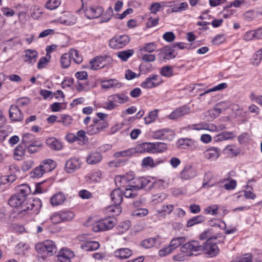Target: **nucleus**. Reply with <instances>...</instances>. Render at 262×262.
Instances as JSON below:
<instances>
[{"label":"nucleus","instance_id":"obj_40","mask_svg":"<svg viewBox=\"0 0 262 262\" xmlns=\"http://www.w3.org/2000/svg\"><path fill=\"white\" fill-rule=\"evenodd\" d=\"M71 56L70 53L63 54L60 58V64L62 68H68L71 63Z\"/></svg>","mask_w":262,"mask_h":262},{"label":"nucleus","instance_id":"obj_57","mask_svg":"<svg viewBox=\"0 0 262 262\" xmlns=\"http://www.w3.org/2000/svg\"><path fill=\"white\" fill-rule=\"evenodd\" d=\"M167 148V144L163 142H155V153H160L165 151Z\"/></svg>","mask_w":262,"mask_h":262},{"label":"nucleus","instance_id":"obj_22","mask_svg":"<svg viewBox=\"0 0 262 262\" xmlns=\"http://www.w3.org/2000/svg\"><path fill=\"white\" fill-rule=\"evenodd\" d=\"M25 59L24 61L33 64L36 61L38 57V53L34 50L28 49L25 51Z\"/></svg>","mask_w":262,"mask_h":262},{"label":"nucleus","instance_id":"obj_6","mask_svg":"<svg viewBox=\"0 0 262 262\" xmlns=\"http://www.w3.org/2000/svg\"><path fill=\"white\" fill-rule=\"evenodd\" d=\"M133 183L134 185H132V187L137 190L142 188L150 190L154 186V182L145 177L134 178Z\"/></svg>","mask_w":262,"mask_h":262},{"label":"nucleus","instance_id":"obj_52","mask_svg":"<svg viewBox=\"0 0 262 262\" xmlns=\"http://www.w3.org/2000/svg\"><path fill=\"white\" fill-rule=\"evenodd\" d=\"M212 232L211 230H207L202 233L200 235V238L202 240L207 239L206 242H208L209 240L211 241L212 239H216L217 237L214 235H212Z\"/></svg>","mask_w":262,"mask_h":262},{"label":"nucleus","instance_id":"obj_7","mask_svg":"<svg viewBox=\"0 0 262 262\" xmlns=\"http://www.w3.org/2000/svg\"><path fill=\"white\" fill-rule=\"evenodd\" d=\"M201 252L208 257L216 256L219 252V249L215 243H212L209 240L202 245Z\"/></svg>","mask_w":262,"mask_h":262},{"label":"nucleus","instance_id":"obj_14","mask_svg":"<svg viewBox=\"0 0 262 262\" xmlns=\"http://www.w3.org/2000/svg\"><path fill=\"white\" fill-rule=\"evenodd\" d=\"M103 12V8L101 7H90L85 11V16L89 19H95L100 16Z\"/></svg>","mask_w":262,"mask_h":262},{"label":"nucleus","instance_id":"obj_18","mask_svg":"<svg viewBox=\"0 0 262 262\" xmlns=\"http://www.w3.org/2000/svg\"><path fill=\"white\" fill-rule=\"evenodd\" d=\"M180 176L183 180H189L196 176V171L191 166H187L182 170Z\"/></svg>","mask_w":262,"mask_h":262},{"label":"nucleus","instance_id":"obj_51","mask_svg":"<svg viewBox=\"0 0 262 262\" xmlns=\"http://www.w3.org/2000/svg\"><path fill=\"white\" fill-rule=\"evenodd\" d=\"M160 74L166 77H170L173 75V70L171 67L166 66L162 67L160 70Z\"/></svg>","mask_w":262,"mask_h":262},{"label":"nucleus","instance_id":"obj_32","mask_svg":"<svg viewBox=\"0 0 262 262\" xmlns=\"http://www.w3.org/2000/svg\"><path fill=\"white\" fill-rule=\"evenodd\" d=\"M21 142L24 146L27 147L29 145H33L37 141L35 140V138L33 134L27 133L23 136Z\"/></svg>","mask_w":262,"mask_h":262},{"label":"nucleus","instance_id":"obj_31","mask_svg":"<svg viewBox=\"0 0 262 262\" xmlns=\"http://www.w3.org/2000/svg\"><path fill=\"white\" fill-rule=\"evenodd\" d=\"M139 149L140 152L155 153V142H146L140 145Z\"/></svg>","mask_w":262,"mask_h":262},{"label":"nucleus","instance_id":"obj_59","mask_svg":"<svg viewBox=\"0 0 262 262\" xmlns=\"http://www.w3.org/2000/svg\"><path fill=\"white\" fill-rule=\"evenodd\" d=\"M58 122H61L65 126H68L71 124L72 122V118L67 115H61L60 119L57 121Z\"/></svg>","mask_w":262,"mask_h":262},{"label":"nucleus","instance_id":"obj_49","mask_svg":"<svg viewBox=\"0 0 262 262\" xmlns=\"http://www.w3.org/2000/svg\"><path fill=\"white\" fill-rule=\"evenodd\" d=\"M46 173L42 168V166H39L35 167L31 172V177L33 178H40Z\"/></svg>","mask_w":262,"mask_h":262},{"label":"nucleus","instance_id":"obj_58","mask_svg":"<svg viewBox=\"0 0 262 262\" xmlns=\"http://www.w3.org/2000/svg\"><path fill=\"white\" fill-rule=\"evenodd\" d=\"M148 213V211L145 208H138L132 212V215L138 217H143Z\"/></svg>","mask_w":262,"mask_h":262},{"label":"nucleus","instance_id":"obj_17","mask_svg":"<svg viewBox=\"0 0 262 262\" xmlns=\"http://www.w3.org/2000/svg\"><path fill=\"white\" fill-rule=\"evenodd\" d=\"M161 237L157 235L155 237L148 238L142 241L140 245L144 248H150L156 246H158L161 243Z\"/></svg>","mask_w":262,"mask_h":262},{"label":"nucleus","instance_id":"obj_56","mask_svg":"<svg viewBox=\"0 0 262 262\" xmlns=\"http://www.w3.org/2000/svg\"><path fill=\"white\" fill-rule=\"evenodd\" d=\"M225 150L227 153L232 154L234 156H237L239 154V150L237 147L234 145H227Z\"/></svg>","mask_w":262,"mask_h":262},{"label":"nucleus","instance_id":"obj_41","mask_svg":"<svg viewBox=\"0 0 262 262\" xmlns=\"http://www.w3.org/2000/svg\"><path fill=\"white\" fill-rule=\"evenodd\" d=\"M205 220V217L202 215H199L194 216L187 221V226L188 227H192L193 225L201 223Z\"/></svg>","mask_w":262,"mask_h":262},{"label":"nucleus","instance_id":"obj_45","mask_svg":"<svg viewBox=\"0 0 262 262\" xmlns=\"http://www.w3.org/2000/svg\"><path fill=\"white\" fill-rule=\"evenodd\" d=\"M260 260L257 258H253L252 255L251 253H247L244 254V256L238 260H236V262H260Z\"/></svg>","mask_w":262,"mask_h":262},{"label":"nucleus","instance_id":"obj_50","mask_svg":"<svg viewBox=\"0 0 262 262\" xmlns=\"http://www.w3.org/2000/svg\"><path fill=\"white\" fill-rule=\"evenodd\" d=\"M60 217L62 222H66L71 220L75 216L74 213L70 211H60Z\"/></svg>","mask_w":262,"mask_h":262},{"label":"nucleus","instance_id":"obj_20","mask_svg":"<svg viewBox=\"0 0 262 262\" xmlns=\"http://www.w3.org/2000/svg\"><path fill=\"white\" fill-rule=\"evenodd\" d=\"M105 59L106 58L104 57H96L90 62L91 69L96 70L104 67L105 64Z\"/></svg>","mask_w":262,"mask_h":262},{"label":"nucleus","instance_id":"obj_54","mask_svg":"<svg viewBox=\"0 0 262 262\" xmlns=\"http://www.w3.org/2000/svg\"><path fill=\"white\" fill-rule=\"evenodd\" d=\"M188 8V5L186 2H183L179 5L174 6L171 9L172 12H181L186 10Z\"/></svg>","mask_w":262,"mask_h":262},{"label":"nucleus","instance_id":"obj_28","mask_svg":"<svg viewBox=\"0 0 262 262\" xmlns=\"http://www.w3.org/2000/svg\"><path fill=\"white\" fill-rule=\"evenodd\" d=\"M40 165L42 166V168L45 172L52 171L56 167V162L51 159H46L42 161Z\"/></svg>","mask_w":262,"mask_h":262},{"label":"nucleus","instance_id":"obj_64","mask_svg":"<svg viewBox=\"0 0 262 262\" xmlns=\"http://www.w3.org/2000/svg\"><path fill=\"white\" fill-rule=\"evenodd\" d=\"M254 63L256 65H258L262 59V48L258 50L253 56Z\"/></svg>","mask_w":262,"mask_h":262},{"label":"nucleus","instance_id":"obj_39","mask_svg":"<svg viewBox=\"0 0 262 262\" xmlns=\"http://www.w3.org/2000/svg\"><path fill=\"white\" fill-rule=\"evenodd\" d=\"M108 213H112V215H118L121 212V208L120 204H114L113 205L108 207L106 209Z\"/></svg>","mask_w":262,"mask_h":262},{"label":"nucleus","instance_id":"obj_24","mask_svg":"<svg viewBox=\"0 0 262 262\" xmlns=\"http://www.w3.org/2000/svg\"><path fill=\"white\" fill-rule=\"evenodd\" d=\"M159 55L165 60H169L174 58L175 56L173 54V50L170 47H165L159 50Z\"/></svg>","mask_w":262,"mask_h":262},{"label":"nucleus","instance_id":"obj_19","mask_svg":"<svg viewBox=\"0 0 262 262\" xmlns=\"http://www.w3.org/2000/svg\"><path fill=\"white\" fill-rule=\"evenodd\" d=\"M220 151L219 148L212 147L205 151L204 156L207 159L214 161L219 158Z\"/></svg>","mask_w":262,"mask_h":262},{"label":"nucleus","instance_id":"obj_29","mask_svg":"<svg viewBox=\"0 0 262 262\" xmlns=\"http://www.w3.org/2000/svg\"><path fill=\"white\" fill-rule=\"evenodd\" d=\"M31 193L30 186L27 184H23L17 186V194L22 196L25 200H27V196Z\"/></svg>","mask_w":262,"mask_h":262},{"label":"nucleus","instance_id":"obj_2","mask_svg":"<svg viewBox=\"0 0 262 262\" xmlns=\"http://www.w3.org/2000/svg\"><path fill=\"white\" fill-rule=\"evenodd\" d=\"M128 100V97L123 93L112 95L108 97L104 107L108 110H112L118 106L117 103H124Z\"/></svg>","mask_w":262,"mask_h":262},{"label":"nucleus","instance_id":"obj_35","mask_svg":"<svg viewBox=\"0 0 262 262\" xmlns=\"http://www.w3.org/2000/svg\"><path fill=\"white\" fill-rule=\"evenodd\" d=\"M123 194L125 198L129 199H135L138 195L137 190L134 188L132 185L129 186L128 188H125V190Z\"/></svg>","mask_w":262,"mask_h":262},{"label":"nucleus","instance_id":"obj_48","mask_svg":"<svg viewBox=\"0 0 262 262\" xmlns=\"http://www.w3.org/2000/svg\"><path fill=\"white\" fill-rule=\"evenodd\" d=\"M223 102L217 103L216 106L212 109L209 110L208 113L210 116L211 118H215L218 117L222 112V109L217 107L218 105H221Z\"/></svg>","mask_w":262,"mask_h":262},{"label":"nucleus","instance_id":"obj_61","mask_svg":"<svg viewBox=\"0 0 262 262\" xmlns=\"http://www.w3.org/2000/svg\"><path fill=\"white\" fill-rule=\"evenodd\" d=\"M113 9L110 7L106 11L104 16L102 17V22H107L111 19L112 16L114 17Z\"/></svg>","mask_w":262,"mask_h":262},{"label":"nucleus","instance_id":"obj_44","mask_svg":"<svg viewBox=\"0 0 262 262\" xmlns=\"http://www.w3.org/2000/svg\"><path fill=\"white\" fill-rule=\"evenodd\" d=\"M69 53L71 58H72L76 63H80L82 61V56L79 54L77 50L71 49L69 51Z\"/></svg>","mask_w":262,"mask_h":262},{"label":"nucleus","instance_id":"obj_8","mask_svg":"<svg viewBox=\"0 0 262 262\" xmlns=\"http://www.w3.org/2000/svg\"><path fill=\"white\" fill-rule=\"evenodd\" d=\"M129 41V38L127 35H120L112 38L109 45L112 48L120 49L125 47Z\"/></svg>","mask_w":262,"mask_h":262},{"label":"nucleus","instance_id":"obj_63","mask_svg":"<svg viewBox=\"0 0 262 262\" xmlns=\"http://www.w3.org/2000/svg\"><path fill=\"white\" fill-rule=\"evenodd\" d=\"M202 245L197 241H191V252H201Z\"/></svg>","mask_w":262,"mask_h":262},{"label":"nucleus","instance_id":"obj_13","mask_svg":"<svg viewBox=\"0 0 262 262\" xmlns=\"http://www.w3.org/2000/svg\"><path fill=\"white\" fill-rule=\"evenodd\" d=\"M152 137L155 139L170 140L173 137V134L169 129H161L155 131Z\"/></svg>","mask_w":262,"mask_h":262},{"label":"nucleus","instance_id":"obj_25","mask_svg":"<svg viewBox=\"0 0 262 262\" xmlns=\"http://www.w3.org/2000/svg\"><path fill=\"white\" fill-rule=\"evenodd\" d=\"M111 198L112 201L114 202V204H121L123 200V192L121 191L119 188L114 189L111 194Z\"/></svg>","mask_w":262,"mask_h":262},{"label":"nucleus","instance_id":"obj_12","mask_svg":"<svg viewBox=\"0 0 262 262\" xmlns=\"http://www.w3.org/2000/svg\"><path fill=\"white\" fill-rule=\"evenodd\" d=\"M190 108L186 105L179 107L174 110L168 116V118L171 120H176L185 115L189 114Z\"/></svg>","mask_w":262,"mask_h":262},{"label":"nucleus","instance_id":"obj_46","mask_svg":"<svg viewBox=\"0 0 262 262\" xmlns=\"http://www.w3.org/2000/svg\"><path fill=\"white\" fill-rule=\"evenodd\" d=\"M158 110H155L148 113V116L144 118L146 124H148L155 121L156 118L158 117Z\"/></svg>","mask_w":262,"mask_h":262},{"label":"nucleus","instance_id":"obj_36","mask_svg":"<svg viewBox=\"0 0 262 262\" xmlns=\"http://www.w3.org/2000/svg\"><path fill=\"white\" fill-rule=\"evenodd\" d=\"M185 240L186 239L185 237H178L177 238H174L171 241L169 246L171 248L173 251L181 246L182 244L184 243Z\"/></svg>","mask_w":262,"mask_h":262},{"label":"nucleus","instance_id":"obj_53","mask_svg":"<svg viewBox=\"0 0 262 262\" xmlns=\"http://www.w3.org/2000/svg\"><path fill=\"white\" fill-rule=\"evenodd\" d=\"M116 186L120 189L121 188L124 187L127 182V179L125 176H117L115 179Z\"/></svg>","mask_w":262,"mask_h":262},{"label":"nucleus","instance_id":"obj_42","mask_svg":"<svg viewBox=\"0 0 262 262\" xmlns=\"http://www.w3.org/2000/svg\"><path fill=\"white\" fill-rule=\"evenodd\" d=\"M157 49V46L154 42H149L146 43L143 47H141L139 49L141 54L144 52L151 53L155 51Z\"/></svg>","mask_w":262,"mask_h":262},{"label":"nucleus","instance_id":"obj_16","mask_svg":"<svg viewBox=\"0 0 262 262\" xmlns=\"http://www.w3.org/2000/svg\"><path fill=\"white\" fill-rule=\"evenodd\" d=\"M132 254V251L127 248L118 249L114 252V256L120 260H124L129 258Z\"/></svg>","mask_w":262,"mask_h":262},{"label":"nucleus","instance_id":"obj_30","mask_svg":"<svg viewBox=\"0 0 262 262\" xmlns=\"http://www.w3.org/2000/svg\"><path fill=\"white\" fill-rule=\"evenodd\" d=\"M102 156L98 152H93L90 154L86 159V162L89 164H96L102 160Z\"/></svg>","mask_w":262,"mask_h":262},{"label":"nucleus","instance_id":"obj_5","mask_svg":"<svg viewBox=\"0 0 262 262\" xmlns=\"http://www.w3.org/2000/svg\"><path fill=\"white\" fill-rule=\"evenodd\" d=\"M107 122H100L97 118L93 119V123L87 127V133L90 135L97 134L108 127Z\"/></svg>","mask_w":262,"mask_h":262},{"label":"nucleus","instance_id":"obj_9","mask_svg":"<svg viewBox=\"0 0 262 262\" xmlns=\"http://www.w3.org/2000/svg\"><path fill=\"white\" fill-rule=\"evenodd\" d=\"M81 165L82 162L79 158H72L66 162L64 169L67 173H73L79 169Z\"/></svg>","mask_w":262,"mask_h":262},{"label":"nucleus","instance_id":"obj_10","mask_svg":"<svg viewBox=\"0 0 262 262\" xmlns=\"http://www.w3.org/2000/svg\"><path fill=\"white\" fill-rule=\"evenodd\" d=\"M162 82L159 76L156 74L150 75L142 83L141 86L144 89H151L159 85Z\"/></svg>","mask_w":262,"mask_h":262},{"label":"nucleus","instance_id":"obj_26","mask_svg":"<svg viewBox=\"0 0 262 262\" xmlns=\"http://www.w3.org/2000/svg\"><path fill=\"white\" fill-rule=\"evenodd\" d=\"M100 244L97 242L88 241L81 244L80 247L86 251H92L98 249Z\"/></svg>","mask_w":262,"mask_h":262},{"label":"nucleus","instance_id":"obj_34","mask_svg":"<svg viewBox=\"0 0 262 262\" xmlns=\"http://www.w3.org/2000/svg\"><path fill=\"white\" fill-rule=\"evenodd\" d=\"M226 181H229V183L225 184L224 185V188L227 190H231L235 188L236 186V181L234 180L231 179L230 177L221 180L220 182L223 183Z\"/></svg>","mask_w":262,"mask_h":262},{"label":"nucleus","instance_id":"obj_11","mask_svg":"<svg viewBox=\"0 0 262 262\" xmlns=\"http://www.w3.org/2000/svg\"><path fill=\"white\" fill-rule=\"evenodd\" d=\"M75 257L74 253L67 248L61 249L57 255V262H71Z\"/></svg>","mask_w":262,"mask_h":262},{"label":"nucleus","instance_id":"obj_3","mask_svg":"<svg viewBox=\"0 0 262 262\" xmlns=\"http://www.w3.org/2000/svg\"><path fill=\"white\" fill-rule=\"evenodd\" d=\"M35 249L38 253H47L50 256L56 253L57 247L55 243L50 240H47L42 243H38L35 245Z\"/></svg>","mask_w":262,"mask_h":262},{"label":"nucleus","instance_id":"obj_47","mask_svg":"<svg viewBox=\"0 0 262 262\" xmlns=\"http://www.w3.org/2000/svg\"><path fill=\"white\" fill-rule=\"evenodd\" d=\"M227 87V84L226 83H222L218 84L217 85L214 86L213 88H212L211 89H210L205 91L204 93L200 94V96H203L205 94H208L210 92L221 91L222 90L226 89Z\"/></svg>","mask_w":262,"mask_h":262},{"label":"nucleus","instance_id":"obj_60","mask_svg":"<svg viewBox=\"0 0 262 262\" xmlns=\"http://www.w3.org/2000/svg\"><path fill=\"white\" fill-rule=\"evenodd\" d=\"M50 58H51L50 55H49V56H48V57H41L37 63V68L38 69H42L43 68H45L47 63L49 62Z\"/></svg>","mask_w":262,"mask_h":262},{"label":"nucleus","instance_id":"obj_1","mask_svg":"<svg viewBox=\"0 0 262 262\" xmlns=\"http://www.w3.org/2000/svg\"><path fill=\"white\" fill-rule=\"evenodd\" d=\"M8 204L12 207H18V214L22 216L28 213L38 214L41 206L40 199H34L29 201L25 200L22 196H20L16 193L11 196Z\"/></svg>","mask_w":262,"mask_h":262},{"label":"nucleus","instance_id":"obj_37","mask_svg":"<svg viewBox=\"0 0 262 262\" xmlns=\"http://www.w3.org/2000/svg\"><path fill=\"white\" fill-rule=\"evenodd\" d=\"M27 147L25 146L19 145L15 149L14 151V158L15 160H21L23 157L25 155V149Z\"/></svg>","mask_w":262,"mask_h":262},{"label":"nucleus","instance_id":"obj_33","mask_svg":"<svg viewBox=\"0 0 262 262\" xmlns=\"http://www.w3.org/2000/svg\"><path fill=\"white\" fill-rule=\"evenodd\" d=\"M121 86V83L119 82L117 80L113 79L103 81L101 83V86L103 89L120 88Z\"/></svg>","mask_w":262,"mask_h":262},{"label":"nucleus","instance_id":"obj_4","mask_svg":"<svg viewBox=\"0 0 262 262\" xmlns=\"http://www.w3.org/2000/svg\"><path fill=\"white\" fill-rule=\"evenodd\" d=\"M116 224L115 218H106L95 223L92 227L94 232L103 231L111 229Z\"/></svg>","mask_w":262,"mask_h":262},{"label":"nucleus","instance_id":"obj_43","mask_svg":"<svg viewBox=\"0 0 262 262\" xmlns=\"http://www.w3.org/2000/svg\"><path fill=\"white\" fill-rule=\"evenodd\" d=\"M134 53L132 49L127 50L119 52L117 53V56L123 61H126Z\"/></svg>","mask_w":262,"mask_h":262},{"label":"nucleus","instance_id":"obj_62","mask_svg":"<svg viewBox=\"0 0 262 262\" xmlns=\"http://www.w3.org/2000/svg\"><path fill=\"white\" fill-rule=\"evenodd\" d=\"M142 166L143 167L150 166L151 167H155L154 160L150 157H147L143 159L142 161Z\"/></svg>","mask_w":262,"mask_h":262},{"label":"nucleus","instance_id":"obj_15","mask_svg":"<svg viewBox=\"0 0 262 262\" xmlns=\"http://www.w3.org/2000/svg\"><path fill=\"white\" fill-rule=\"evenodd\" d=\"M9 117L13 121H21L24 117L18 107L14 105H12L9 108Z\"/></svg>","mask_w":262,"mask_h":262},{"label":"nucleus","instance_id":"obj_21","mask_svg":"<svg viewBox=\"0 0 262 262\" xmlns=\"http://www.w3.org/2000/svg\"><path fill=\"white\" fill-rule=\"evenodd\" d=\"M66 200V196L62 192H58L50 198V203L52 206L61 205Z\"/></svg>","mask_w":262,"mask_h":262},{"label":"nucleus","instance_id":"obj_23","mask_svg":"<svg viewBox=\"0 0 262 262\" xmlns=\"http://www.w3.org/2000/svg\"><path fill=\"white\" fill-rule=\"evenodd\" d=\"M235 137V135L232 132H224L216 135L213 137L214 142H218L232 139Z\"/></svg>","mask_w":262,"mask_h":262},{"label":"nucleus","instance_id":"obj_38","mask_svg":"<svg viewBox=\"0 0 262 262\" xmlns=\"http://www.w3.org/2000/svg\"><path fill=\"white\" fill-rule=\"evenodd\" d=\"M61 4V0H47L45 8L50 10H53L57 8Z\"/></svg>","mask_w":262,"mask_h":262},{"label":"nucleus","instance_id":"obj_55","mask_svg":"<svg viewBox=\"0 0 262 262\" xmlns=\"http://www.w3.org/2000/svg\"><path fill=\"white\" fill-rule=\"evenodd\" d=\"M135 150L133 149H128L125 150L116 152L114 154V157L119 158L122 157H128L131 156Z\"/></svg>","mask_w":262,"mask_h":262},{"label":"nucleus","instance_id":"obj_27","mask_svg":"<svg viewBox=\"0 0 262 262\" xmlns=\"http://www.w3.org/2000/svg\"><path fill=\"white\" fill-rule=\"evenodd\" d=\"M46 143L47 146L52 149L59 150L62 148L61 143L54 137L47 139Z\"/></svg>","mask_w":262,"mask_h":262}]
</instances>
